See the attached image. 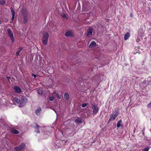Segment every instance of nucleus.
Segmentation results:
<instances>
[{"instance_id":"obj_29","label":"nucleus","mask_w":151,"mask_h":151,"mask_svg":"<svg viewBox=\"0 0 151 151\" xmlns=\"http://www.w3.org/2000/svg\"><path fill=\"white\" fill-rule=\"evenodd\" d=\"M147 106L148 107H151V102H150V103H149V104H148L147 105Z\"/></svg>"},{"instance_id":"obj_19","label":"nucleus","mask_w":151,"mask_h":151,"mask_svg":"<svg viewBox=\"0 0 151 151\" xmlns=\"http://www.w3.org/2000/svg\"><path fill=\"white\" fill-rule=\"evenodd\" d=\"M13 99H14V100L16 102H17V103H19L20 104V103L21 102H20V101L19 99L15 97H14Z\"/></svg>"},{"instance_id":"obj_33","label":"nucleus","mask_w":151,"mask_h":151,"mask_svg":"<svg viewBox=\"0 0 151 151\" xmlns=\"http://www.w3.org/2000/svg\"><path fill=\"white\" fill-rule=\"evenodd\" d=\"M130 16L131 17H132L133 16H132V14H130Z\"/></svg>"},{"instance_id":"obj_26","label":"nucleus","mask_w":151,"mask_h":151,"mask_svg":"<svg viewBox=\"0 0 151 151\" xmlns=\"http://www.w3.org/2000/svg\"><path fill=\"white\" fill-rule=\"evenodd\" d=\"M54 99V97L53 96H51L49 98V100L50 101H52Z\"/></svg>"},{"instance_id":"obj_24","label":"nucleus","mask_w":151,"mask_h":151,"mask_svg":"<svg viewBox=\"0 0 151 151\" xmlns=\"http://www.w3.org/2000/svg\"><path fill=\"white\" fill-rule=\"evenodd\" d=\"M22 12L23 14H26L27 13V10L25 9H22Z\"/></svg>"},{"instance_id":"obj_21","label":"nucleus","mask_w":151,"mask_h":151,"mask_svg":"<svg viewBox=\"0 0 151 151\" xmlns=\"http://www.w3.org/2000/svg\"><path fill=\"white\" fill-rule=\"evenodd\" d=\"M27 20H28V19H27V16L26 15H24V20H23L24 23H26L27 22Z\"/></svg>"},{"instance_id":"obj_1","label":"nucleus","mask_w":151,"mask_h":151,"mask_svg":"<svg viewBox=\"0 0 151 151\" xmlns=\"http://www.w3.org/2000/svg\"><path fill=\"white\" fill-rule=\"evenodd\" d=\"M114 111V112L112 114L110 115L108 121L109 122L114 120L116 117L119 115V111L118 109H115Z\"/></svg>"},{"instance_id":"obj_13","label":"nucleus","mask_w":151,"mask_h":151,"mask_svg":"<svg viewBox=\"0 0 151 151\" xmlns=\"http://www.w3.org/2000/svg\"><path fill=\"white\" fill-rule=\"evenodd\" d=\"M130 34L129 32H127L124 36V39L125 40H128L130 37Z\"/></svg>"},{"instance_id":"obj_35","label":"nucleus","mask_w":151,"mask_h":151,"mask_svg":"<svg viewBox=\"0 0 151 151\" xmlns=\"http://www.w3.org/2000/svg\"><path fill=\"white\" fill-rule=\"evenodd\" d=\"M54 111H55V112L56 113V111H55V110H54Z\"/></svg>"},{"instance_id":"obj_5","label":"nucleus","mask_w":151,"mask_h":151,"mask_svg":"<svg viewBox=\"0 0 151 151\" xmlns=\"http://www.w3.org/2000/svg\"><path fill=\"white\" fill-rule=\"evenodd\" d=\"M21 101H20L21 102L20 103V104L19 105V106L20 107H22L24 106L25 103L27 101L26 99L24 97H21Z\"/></svg>"},{"instance_id":"obj_31","label":"nucleus","mask_w":151,"mask_h":151,"mask_svg":"<svg viewBox=\"0 0 151 151\" xmlns=\"http://www.w3.org/2000/svg\"><path fill=\"white\" fill-rule=\"evenodd\" d=\"M32 76H34V77L35 78H36V76H37L36 75H35L33 73L32 74Z\"/></svg>"},{"instance_id":"obj_9","label":"nucleus","mask_w":151,"mask_h":151,"mask_svg":"<svg viewBox=\"0 0 151 151\" xmlns=\"http://www.w3.org/2000/svg\"><path fill=\"white\" fill-rule=\"evenodd\" d=\"M138 36L141 38L142 37L144 36V32L142 30H140L138 32L137 35Z\"/></svg>"},{"instance_id":"obj_11","label":"nucleus","mask_w":151,"mask_h":151,"mask_svg":"<svg viewBox=\"0 0 151 151\" xmlns=\"http://www.w3.org/2000/svg\"><path fill=\"white\" fill-rule=\"evenodd\" d=\"M14 89L16 93H19L21 91V88L19 87L15 86L14 87Z\"/></svg>"},{"instance_id":"obj_32","label":"nucleus","mask_w":151,"mask_h":151,"mask_svg":"<svg viewBox=\"0 0 151 151\" xmlns=\"http://www.w3.org/2000/svg\"><path fill=\"white\" fill-rule=\"evenodd\" d=\"M136 41L137 42H139L140 41V40L139 38H137L136 40Z\"/></svg>"},{"instance_id":"obj_12","label":"nucleus","mask_w":151,"mask_h":151,"mask_svg":"<svg viewBox=\"0 0 151 151\" xmlns=\"http://www.w3.org/2000/svg\"><path fill=\"white\" fill-rule=\"evenodd\" d=\"M40 127V126L38 124H35V126L34 127V128L35 129H35V131L37 133L40 132L39 131V128Z\"/></svg>"},{"instance_id":"obj_7","label":"nucleus","mask_w":151,"mask_h":151,"mask_svg":"<svg viewBox=\"0 0 151 151\" xmlns=\"http://www.w3.org/2000/svg\"><path fill=\"white\" fill-rule=\"evenodd\" d=\"M10 9L11 10V12H12V17L11 18V21L10 22L11 23H12L13 22V20L14 19V16H15V12H14V10H13L12 7H11L10 8Z\"/></svg>"},{"instance_id":"obj_8","label":"nucleus","mask_w":151,"mask_h":151,"mask_svg":"<svg viewBox=\"0 0 151 151\" xmlns=\"http://www.w3.org/2000/svg\"><path fill=\"white\" fill-rule=\"evenodd\" d=\"M93 29L92 27H91L89 28L87 31V36H91L92 34Z\"/></svg>"},{"instance_id":"obj_25","label":"nucleus","mask_w":151,"mask_h":151,"mask_svg":"<svg viewBox=\"0 0 151 151\" xmlns=\"http://www.w3.org/2000/svg\"><path fill=\"white\" fill-rule=\"evenodd\" d=\"M6 3L5 1L3 0H0V4L1 5H4Z\"/></svg>"},{"instance_id":"obj_3","label":"nucleus","mask_w":151,"mask_h":151,"mask_svg":"<svg viewBox=\"0 0 151 151\" xmlns=\"http://www.w3.org/2000/svg\"><path fill=\"white\" fill-rule=\"evenodd\" d=\"M25 148V144L22 143L18 147H15L14 149V151H21L24 150Z\"/></svg>"},{"instance_id":"obj_22","label":"nucleus","mask_w":151,"mask_h":151,"mask_svg":"<svg viewBox=\"0 0 151 151\" xmlns=\"http://www.w3.org/2000/svg\"><path fill=\"white\" fill-rule=\"evenodd\" d=\"M41 108L40 107H39L38 108V109L36 110V113L37 114V115L38 114V113L41 111Z\"/></svg>"},{"instance_id":"obj_23","label":"nucleus","mask_w":151,"mask_h":151,"mask_svg":"<svg viewBox=\"0 0 151 151\" xmlns=\"http://www.w3.org/2000/svg\"><path fill=\"white\" fill-rule=\"evenodd\" d=\"M75 122L79 123H81L82 122L81 120L79 118L76 119Z\"/></svg>"},{"instance_id":"obj_15","label":"nucleus","mask_w":151,"mask_h":151,"mask_svg":"<svg viewBox=\"0 0 151 151\" xmlns=\"http://www.w3.org/2000/svg\"><path fill=\"white\" fill-rule=\"evenodd\" d=\"M23 48L20 47L18 48V50L17 52L16 53V55L17 56H19L20 52L22 50Z\"/></svg>"},{"instance_id":"obj_14","label":"nucleus","mask_w":151,"mask_h":151,"mask_svg":"<svg viewBox=\"0 0 151 151\" xmlns=\"http://www.w3.org/2000/svg\"><path fill=\"white\" fill-rule=\"evenodd\" d=\"M11 132L15 134H17L19 133V131L17 130L13 129L11 130Z\"/></svg>"},{"instance_id":"obj_17","label":"nucleus","mask_w":151,"mask_h":151,"mask_svg":"<svg viewBox=\"0 0 151 151\" xmlns=\"http://www.w3.org/2000/svg\"><path fill=\"white\" fill-rule=\"evenodd\" d=\"M96 43L94 41H92L89 47H93L96 45Z\"/></svg>"},{"instance_id":"obj_2","label":"nucleus","mask_w":151,"mask_h":151,"mask_svg":"<svg viewBox=\"0 0 151 151\" xmlns=\"http://www.w3.org/2000/svg\"><path fill=\"white\" fill-rule=\"evenodd\" d=\"M49 36V35L47 32H44L43 34L42 38V42L43 44L45 45H47Z\"/></svg>"},{"instance_id":"obj_16","label":"nucleus","mask_w":151,"mask_h":151,"mask_svg":"<svg viewBox=\"0 0 151 151\" xmlns=\"http://www.w3.org/2000/svg\"><path fill=\"white\" fill-rule=\"evenodd\" d=\"M122 122L121 120H119L118 121L117 124V127L119 128L120 127V126H122Z\"/></svg>"},{"instance_id":"obj_28","label":"nucleus","mask_w":151,"mask_h":151,"mask_svg":"<svg viewBox=\"0 0 151 151\" xmlns=\"http://www.w3.org/2000/svg\"><path fill=\"white\" fill-rule=\"evenodd\" d=\"M56 96L58 97V98L59 99H60V97L59 96L58 93H56Z\"/></svg>"},{"instance_id":"obj_34","label":"nucleus","mask_w":151,"mask_h":151,"mask_svg":"<svg viewBox=\"0 0 151 151\" xmlns=\"http://www.w3.org/2000/svg\"><path fill=\"white\" fill-rule=\"evenodd\" d=\"M7 78H8V80H9V78H10V77H7Z\"/></svg>"},{"instance_id":"obj_27","label":"nucleus","mask_w":151,"mask_h":151,"mask_svg":"<svg viewBox=\"0 0 151 151\" xmlns=\"http://www.w3.org/2000/svg\"><path fill=\"white\" fill-rule=\"evenodd\" d=\"M87 104L85 103V104H83L82 105V106L83 107H84L86 106H87Z\"/></svg>"},{"instance_id":"obj_18","label":"nucleus","mask_w":151,"mask_h":151,"mask_svg":"<svg viewBox=\"0 0 151 151\" xmlns=\"http://www.w3.org/2000/svg\"><path fill=\"white\" fill-rule=\"evenodd\" d=\"M38 93L40 95H42V90L41 88L39 89L37 91Z\"/></svg>"},{"instance_id":"obj_20","label":"nucleus","mask_w":151,"mask_h":151,"mask_svg":"<svg viewBox=\"0 0 151 151\" xmlns=\"http://www.w3.org/2000/svg\"><path fill=\"white\" fill-rule=\"evenodd\" d=\"M64 96V98L68 100L69 99V95H68V93H65Z\"/></svg>"},{"instance_id":"obj_6","label":"nucleus","mask_w":151,"mask_h":151,"mask_svg":"<svg viewBox=\"0 0 151 151\" xmlns=\"http://www.w3.org/2000/svg\"><path fill=\"white\" fill-rule=\"evenodd\" d=\"M92 108L93 110V114H96L99 111V109L98 108L97 105L95 104L93 105H92Z\"/></svg>"},{"instance_id":"obj_30","label":"nucleus","mask_w":151,"mask_h":151,"mask_svg":"<svg viewBox=\"0 0 151 151\" xmlns=\"http://www.w3.org/2000/svg\"><path fill=\"white\" fill-rule=\"evenodd\" d=\"M63 18H66V19H67V17H66V16L65 14H63Z\"/></svg>"},{"instance_id":"obj_10","label":"nucleus","mask_w":151,"mask_h":151,"mask_svg":"<svg viewBox=\"0 0 151 151\" xmlns=\"http://www.w3.org/2000/svg\"><path fill=\"white\" fill-rule=\"evenodd\" d=\"M65 35L66 37H70L73 35V33L72 31H68L66 32Z\"/></svg>"},{"instance_id":"obj_4","label":"nucleus","mask_w":151,"mask_h":151,"mask_svg":"<svg viewBox=\"0 0 151 151\" xmlns=\"http://www.w3.org/2000/svg\"><path fill=\"white\" fill-rule=\"evenodd\" d=\"M7 32L8 35L11 38L12 42H14L15 41V39L14 37L13 34L11 29L9 28L7 29Z\"/></svg>"}]
</instances>
